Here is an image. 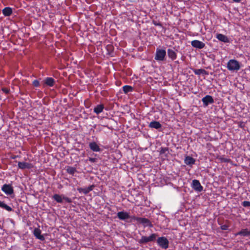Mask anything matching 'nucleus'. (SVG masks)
<instances>
[{"label": "nucleus", "instance_id": "dca6fc26", "mask_svg": "<svg viewBox=\"0 0 250 250\" xmlns=\"http://www.w3.org/2000/svg\"><path fill=\"white\" fill-rule=\"evenodd\" d=\"M89 147L94 152H100L101 151L99 146L95 142L89 143Z\"/></svg>", "mask_w": 250, "mask_h": 250}, {"label": "nucleus", "instance_id": "6ab92c4d", "mask_svg": "<svg viewBox=\"0 0 250 250\" xmlns=\"http://www.w3.org/2000/svg\"><path fill=\"white\" fill-rule=\"evenodd\" d=\"M18 166V167L21 169H24L26 168L29 169L31 168L30 164L24 162H19Z\"/></svg>", "mask_w": 250, "mask_h": 250}, {"label": "nucleus", "instance_id": "a211bd4d", "mask_svg": "<svg viewBox=\"0 0 250 250\" xmlns=\"http://www.w3.org/2000/svg\"><path fill=\"white\" fill-rule=\"evenodd\" d=\"M184 163L188 166H192L195 163V160L189 156H187L185 157Z\"/></svg>", "mask_w": 250, "mask_h": 250}, {"label": "nucleus", "instance_id": "aec40b11", "mask_svg": "<svg viewBox=\"0 0 250 250\" xmlns=\"http://www.w3.org/2000/svg\"><path fill=\"white\" fill-rule=\"evenodd\" d=\"M167 55L172 61L175 60L177 58V54L174 49H168Z\"/></svg>", "mask_w": 250, "mask_h": 250}, {"label": "nucleus", "instance_id": "f704fd0d", "mask_svg": "<svg viewBox=\"0 0 250 250\" xmlns=\"http://www.w3.org/2000/svg\"><path fill=\"white\" fill-rule=\"evenodd\" d=\"M221 229L222 230H227L228 229V227L226 225H224L221 226Z\"/></svg>", "mask_w": 250, "mask_h": 250}, {"label": "nucleus", "instance_id": "c85d7f7f", "mask_svg": "<svg viewBox=\"0 0 250 250\" xmlns=\"http://www.w3.org/2000/svg\"><path fill=\"white\" fill-rule=\"evenodd\" d=\"M217 159L221 163H229L231 161L230 159L222 156L218 157Z\"/></svg>", "mask_w": 250, "mask_h": 250}, {"label": "nucleus", "instance_id": "423d86ee", "mask_svg": "<svg viewBox=\"0 0 250 250\" xmlns=\"http://www.w3.org/2000/svg\"><path fill=\"white\" fill-rule=\"evenodd\" d=\"M157 243L158 245L163 249H167L168 248L169 241L165 236L159 237L157 240Z\"/></svg>", "mask_w": 250, "mask_h": 250}, {"label": "nucleus", "instance_id": "7c9ffc66", "mask_svg": "<svg viewBox=\"0 0 250 250\" xmlns=\"http://www.w3.org/2000/svg\"><path fill=\"white\" fill-rule=\"evenodd\" d=\"M242 205L244 207H250V202L247 201H244L242 202Z\"/></svg>", "mask_w": 250, "mask_h": 250}, {"label": "nucleus", "instance_id": "7ed1b4c3", "mask_svg": "<svg viewBox=\"0 0 250 250\" xmlns=\"http://www.w3.org/2000/svg\"><path fill=\"white\" fill-rule=\"evenodd\" d=\"M157 236V233H152L148 237L142 236L141 239L138 240V242L141 244H145L149 242H153L156 240Z\"/></svg>", "mask_w": 250, "mask_h": 250}, {"label": "nucleus", "instance_id": "2eb2a0df", "mask_svg": "<svg viewBox=\"0 0 250 250\" xmlns=\"http://www.w3.org/2000/svg\"><path fill=\"white\" fill-rule=\"evenodd\" d=\"M216 38L219 41H221L224 43L230 42V40H229V38L227 36H226L222 34H220V33L217 34L216 35Z\"/></svg>", "mask_w": 250, "mask_h": 250}, {"label": "nucleus", "instance_id": "f3484780", "mask_svg": "<svg viewBox=\"0 0 250 250\" xmlns=\"http://www.w3.org/2000/svg\"><path fill=\"white\" fill-rule=\"evenodd\" d=\"M148 126L150 128H155V129L159 130L162 128V125L160 123V122H159L158 121H154L151 122L149 123Z\"/></svg>", "mask_w": 250, "mask_h": 250}, {"label": "nucleus", "instance_id": "b1692460", "mask_svg": "<svg viewBox=\"0 0 250 250\" xmlns=\"http://www.w3.org/2000/svg\"><path fill=\"white\" fill-rule=\"evenodd\" d=\"M104 108L103 104H98L94 108V112L97 114H99L103 111Z\"/></svg>", "mask_w": 250, "mask_h": 250}, {"label": "nucleus", "instance_id": "4be33fe9", "mask_svg": "<svg viewBox=\"0 0 250 250\" xmlns=\"http://www.w3.org/2000/svg\"><path fill=\"white\" fill-rule=\"evenodd\" d=\"M193 72L195 74L197 75H200L201 74L205 75H208V71L205 70L204 69H194L193 70Z\"/></svg>", "mask_w": 250, "mask_h": 250}, {"label": "nucleus", "instance_id": "473e14b6", "mask_svg": "<svg viewBox=\"0 0 250 250\" xmlns=\"http://www.w3.org/2000/svg\"><path fill=\"white\" fill-rule=\"evenodd\" d=\"M1 90L4 93L6 94H8L10 92V89L6 87L2 88Z\"/></svg>", "mask_w": 250, "mask_h": 250}, {"label": "nucleus", "instance_id": "1a4fd4ad", "mask_svg": "<svg viewBox=\"0 0 250 250\" xmlns=\"http://www.w3.org/2000/svg\"><path fill=\"white\" fill-rule=\"evenodd\" d=\"M117 217L121 220L125 221L131 218V216L129 215V213L125 211H119L117 213Z\"/></svg>", "mask_w": 250, "mask_h": 250}, {"label": "nucleus", "instance_id": "39448f33", "mask_svg": "<svg viewBox=\"0 0 250 250\" xmlns=\"http://www.w3.org/2000/svg\"><path fill=\"white\" fill-rule=\"evenodd\" d=\"M52 198L58 203H62V200H64L66 202L71 203L72 202V200L63 195H60L58 194L53 195Z\"/></svg>", "mask_w": 250, "mask_h": 250}, {"label": "nucleus", "instance_id": "72a5a7b5", "mask_svg": "<svg viewBox=\"0 0 250 250\" xmlns=\"http://www.w3.org/2000/svg\"><path fill=\"white\" fill-rule=\"evenodd\" d=\"M88 160L91 163H95L97 161V159L95 158H89Z\"/></svg>", "mask_w": 250, "mask_h": 250}, {"label": "nucleus", "instance_id": "c9c22d12", "mask_svg": "<svg viewBox=\"0 0 250 250\" xmlns=\"http://www.w3.org/2000/svg\"><path fill=\"white\" fill-rule=\"evenodd\" d=\"M233 1L235 2H240L241 0H233Z\"/></svg>", "mask_w": 250, "mask_h": 250}, {"label": "nucleus", "instance_id": "393cba45", "mask_svg": "<svg viewBox=\"0 0 250 250\" xmlns=\"http://www.w3.org/2000/svg\"><path fill=\"white\" fill-rule=\"evenodd\" d=\"M66 170L68 174L72 175H74V173L77 171L76 168L75 167L70 166L67 167Z\"/></svg>", "mask_w": 250, "mask_h": 250}, {"label": "nucleus", "instance_id": "2f4dec72", "mask_svg": "<svg viewBox=\"0 0 250 250\" xmlns=\"http://www.w3.org/2000/svg\"><path fill=\"white\" fill-rule=\"evenodd\" d=\"M152 23L154 25H155V26H161L162 27V25L161 24V23H160V22L159 21H154L153 20L152 21Z\"/></svg>", "mask_w": 250, "mask_h": 250}, {"label": "nucleus", "instance_id": "9d476101", "mask_svg": "<svg viewBox=\"0 0 250 250\" xmlns=\"http://www.w3.org/2000/svg\"><path fill=\"white\" fill-rule=\"evenodd\" d=\"M191 44L194 48L199 49H203L205 46V43L197 40L191 41Z\"/></svg>", "mask_w": 250, "mask_h": 250}, {"label": "nucleus", "instance_id": "a878e982", "mask_svg": "<svg viewBox=\"0 0 250 250\" xmlns=\"http://www.w3.org/2000/svg\"><path fill=\"white\" fill-rule=\"evenodd\" d=\"M159 152L160 155H164L166 157H167L169 153L168 148L161 147L160 148Z\"/></svg>", "mask_w": 250, "mask_h": 250}, {"label": "nucleus", "instance_id": "f8f14e48", "mask_svg": "<svg viewBox=\"0 0 250 250\" xmlns=\"http://www.w3.org/2000/svg\"><path fill=\"white\" fill-rule=\"evenodd\" d=\"M55 83V80L52 77H46L43 81V84L44 86H48L52 87Z\"/></svg>", "mask_w": 250, "mask_h": 250}, {"label": "nucleus", "instance_id": "9b49d317", "mask_svg": "<svg viewBox=\"0 0 250 250\" xmlns=\"http://www.w3.org/2000/svg\"><path fill=\"white\" fill-rule=\"evenodd\" d=\"M202 101L204 106H207L209 104H213L214 102L212 97L210 95H206L202 98Z\"/></svg>", "mask_w": 250, "mask_h": 250}, {"label": "nucleus", "instance_id": "bb28decb", "mask_svg": "<svg viewBox=\"0 0 250 250\" xmlns=\"http://www.w3.org/2000/svg\"><path fill=\"white\" fill-rule=\"evenodd\" d=\"M0 207L6 209L8 211H11L12 210V208L10 206L5 204L3 202L0 201Z\"/></svg>", "mask_w": 250, "mask_h": 250}, {"label": "nucleus", "instance_id": "6e6552de", "mask_svg": "<svg viewBox=\"0 0 250 250\" xmlns=\"http://www.w3.org/2000/svg\"><path fill=\"white\" fill-rule=\"evenodd\" d=\"M192 188L196 191L201 192L203 190V187L198 180H193L191 183Z\"/></svg>", "mask_w": 250, "mask_h": 250}, {"label": "nucleus", "instance_id": "cd10ccee", "mask_svg": "<svg viewBox=\"0 0 250 250\" xmlns=\"http://www.w3.org/2000/svg\"><path fill=\"white\" fill-rule=\"evenodd\" d=\"M133 87L130 85H126L123 87V91L125 94L130 92H132L133 91Z\"/></svg>", "mask_w": 250, "mask_h": 250}, {"label": "nucleus", "instance_id": "c756f323", "mask_svg": "<svg viewBox=\"0 0 250 250\" xmlns=\"http://www.w3.org/2000/svg\"><path fill=\"white\" fill-rule=\"evenodd\" d=\"M32 84L35 87H39L40 85V82L38 80H35L34 81H33V82L32 83Z\"/></svg>", "mask_w": 250, "mask_h": 250}, {"label": "nucleus", "instance_id": "f03ea898", "mask_svg": "<svg viewBox=\"0 0 250 250\" xmlns=\"http://www.w3.org/2000/svg\"><path fill=\"white\" fill-rule=\"evenodd\" d=\"M131 219L136 220L137 223L142 224L144 227H153V225L152 224L151 222L149 219L147 218L132 216Z\"/></svg>", "mask_w": 250, "mask_h": 250}, {"label": "nucleus", "instance_id": "f257e3e1", "mask_svg": "<svg viewBox=\"0 0 250 250\" xmlns=\"http://www.w3.org/2000/svg\"><path fill=\"white\" fill-rule=\"evenodd\" d=\"M242 66L241 63L235 59L229 60L227 65V69L231 72H237Z\"/></svg>", "mask_w": 250, "mask_h": 250}, {"label": "nucleus", "instance_id": "20e7f679", "mask_svg": "<svg viewBox=\"0 0 250 250\" xmlns=\"http://www.w3.org/2000/svg\"><path fill=\"white\" fill-rule=\"evenodd\" d=\"M166 56V51L165 49L157 48L155 56V60L158 62L164 61Z\"/></svg>", "mask_w": 250, "mask_h": 250}, {"label": "nucleus", "instance_id": "412c9836", "mask_svg": "<svg viewBox=\"0 0 250 250\" xmlns=\"http://www.w3.org/2000/svg\"><path fill=\"white\" fill-rule=\"evenodd\" d=\"M12 9L10 7H6L3 9L2 14L5 17L10 16L12 14Z\"/></svg>", "mask_w": 250, "mask_h": 250}, {"label": "nucleus", "instance_id": "0eeeda50", "mask_svg": "<svg viewBox=\"0 0 250 250\" xmlns=\"http://www.w3.org/2000/svg\"><path fill=\"white\" fill-rule=\"evenodd\" d=\"M1 189L7 195H10L14 193L13 188L10 184H4L1 187Z\"/></svg>", "mask_w": 250, "mask_h": 250}, {"label": "nucleus", "instance_id": "ddd939ff", "mask_svg": "<svg viewBox=\"0 0 250 250\" xmlns=\"http://www.w3.org/2000/svg\"><path fill=\"white\" fill-rule=\"evenodd\" d=\"M42 231L39 228H36L34 229L33 233L34 236L38 239L41 241H44L45 237L43 235L41 234Z\"/></svg>", "mask_w": 250, "mask_h": 250}, {"label": "nucleus", "instance_id": "4468645a", "mask_svg": "<svg viewBox=\"0 0 250 250\" xmlns=\"http://www.w3.org/2000/svg\"><path fill=\"white\" fill-rule=\"evenodd\" d=\"M94 187L95 186L94 185H92L87 188H77V190L79 193H83L84 194H87L93 189Z\"/></svg>", "mask_w": 250, "mask_h": 250}, {"label": "nucleus", "instance_id": "5701e85b", "mask_svg": "<svg viewBox=\"0 0 250 250\" xmlns=\"http://www.w3.org/2000/svg\"><path fill=\"white\" fill-rule=\"evenodd\" d=\"M238 235H241L243 236H248L250 235V228L242 229L238 233Z\"/></svg>", "mask_w": 250, "mask_h": 250}]
</instances>
